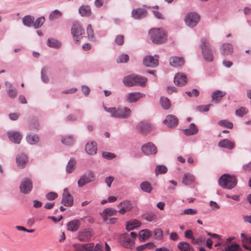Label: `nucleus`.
Listing matches in <instances>:
<instances>
[{
	"label": "nucleus",
	"mask_w": 251,
	"mask_h": 251,
	"mask_svg": "<svg viewBox=\"0 0 251 251\" xmlns=\"http://www.w3.org/2000/svg\"><path fill=\"white\" fill-rule=\"evenodd\" d=\"M147 78L145 77L132 74L125 76L123 80L125 85L127 87L139 85L142 87L145 86L147 81Z\"/></svg>",
	"instance_id": "nucleus-1"
},
{
	"label": "nucleus",
	"mask_w": 251,
	"mask_h": 251,
	"mask_svg": "<svg viewBox=\"0 0 251 251\" xmlns=\"http://www.w3.org/2000/svg\"><path fill=\"white\" fill-rule=\"evenodd\" d=\"M103 108L106 112L110 113L111 116L113 118L126 119L130 116L131 114L130 109L127 107L107 108L105 106H103Z\"/></svg>",
	"instance_id": "nucleus-2"
},
{
	"label": "nucleus",
	"mask_w": 251,
	"mask_h": 251,
	"mask_svg": "<svg viewBox=\"0 0 251 251\" xmlns=\"http://www.w3.org/2000/svg\"><path fill=\"white\" fill-rule=\"evenodd\" d=\"M150 39L156 44H161L166 42L167 35L165 31L160 28H154L149 31Z\"/></svg>",
	"instance_id": "nucleus-3"
},
{
	"label": "nucleus",
	"mask_w": 251,
	"mask_h": 251,
	"mask_svg": "<svg viewBox=\"0 0 251 251\" xmlns=\"http://www.w3.org/2000/svg\"><path fill=\"white\" fill-rule=\"evenodd\" d=\"M201 48L203 59L206 62H212L214 59L213 53L209 40L205 38L201 39Z\"/></svg>",
	"instance_id": "nucleus-4"
},
{
	"label": "nucleus",
	"mask_w": 251,
	"mask_h": 251,
	"mask_svg": "<svg viewBox=\"0 0 251 251\" xmlns=\"http://www.w3.org/2000/svg\"><path fill=\"white\" fill-rule=\"evenodd\" d=\"M237 183L235 176L226 174L223 175L218 180L219 185L224 189H231L235 187Z\"/></svg>",
	"instance_id": "nucleus-5"
},
{
	"label": "nucleus",
	"mask_w": 251,
	"mask_h": 251,
	"mask_svg": "<svg viewBox=\"0 0 251 251\" xmlns=\"http://www.w3.org/2000/svg\"><path fill=\"white\" fill-rule=\"evenodd\" d=\"M200 21V15L194 12L188 13L184 19L186 25L191 28L195 27Z\"/></svg>",
	"instance_id": "nucleus-6"
},
{
	"label": "nucleus",
	"mask_w": 251,
	"mask_h": 251,
	"mask_svg": "<svg viewBox=\"0 0 251 251\" xmlns=\"http://www.w3.org/2000/svg\"><path fill=\"white\" fill-rule=\"evenodd\" d=\"M95 176L94 172L89 171L82 175L78 180L79 187H82L86 184L93 182L95 180Z\"/></svg>",
	"instance_id": "nucleus-7"
},
{
	"label": "nucleus",
	"mask_w": 251,
	"mask_h": 251,
	"mask_svg": "<svg viewBox=\"0 0 251 251\" xmlns=\"http://www.w3.org/2000/svg\"><path fill=\"white\" fill-rule=\"evenodd\" d=\"M32 187L31 180L29 178H25L21 182L20 190L23 194H28L31 191Z\"/></svg>",
	"instance_id": "nucleus-8"
},
{
	"label": "nucleus",
	"mask_w": 251,
	"mask_h": 251,
	"mask_svg": "<svg viewBox=\"0 0 251 251\" xmlns=\"http://www.w3.org/2000/svg\"><path fill=\"white\" fill-rule=\"evenodd\" d=\"M141 150L142 152L146 155H154L157 153V148L154 144L151 142L143 145Z\"/></svg>",
	"instance_id": "nucleus-9"
},
{
	"label": "nucleus",
	"mask_w": 251,
	"mask_h": 251,
	"mask_svg": "<svg viewBox=\"0 0 251 251\" xmlns=\"http://www.w3.org/2000/svg\"><path fill=\"white\" fill-rule=\"evenodd\" d=\"M144 64L151 68H155L158 65V55H155L154 57L151 55H147L143 59Z\"/></svg>",
	"instance_id": "nucleus-10"
},
{
	"label": "nucleus",
	"mask_w": 251,
	"mask_h": 251,
	"mask_svg": "<svg viewBox=\"0 0 251 251\" xmlns=\"http://www.w3.org/2000/svg\"><path fill=\"white\" fill-rule=\"evenodd\" d=\"M121 244L123 247L127 249H132L134 247V242L130 238V235L127 233H124L120 238Z\"/></svg>",
	"instance_id": "nucleus-11"
},
{
	"label": "nucleus",
	"mask_w": 251,
	"mask_h": 251,
	"mask_svg": "<svg viewBox=\"0 0 251 251\" xmlns=\"http://www.w3.org/2000/svg\"><path fill=\"white\" fill-rule=\"evenodd\" d=\"M92 230L91 228H85L80 230L77 235V238L80 241L86 242L89 240L92 236Z\"/></svg>",
	"instance_id": "nucleus-12"
},
{
	"label": "nucleus",
	"mask_w": 251,
	"mask_h": 251,
	"mask_svg": "<svg viewBox=\"0 0 251 251\" xmlns=\"http://www.w3.org/2000/svg\"><path fill=\"white\" fill-rule=\"evenodd\" d=\"M74 199L73 196L69 193L68 189L65 188L63 194V198L61 201L65 206H71L73 204Z\"/></svg>",
	"instance_id": "nucleus-13"
},
{
	"label": "nucleus",
	"mask_w": 251,
	"mask_h": 251,
	"mask_svg": "<svg viewBox=\"0 0 251 251\" xmlns=\"http://www.w3.org/2000/svg\"><path fill=\"white\" fill-rule=\"evenodd\" d=\"M9 139L12 142L19 144L22 138L21 133L17 131H9L7 132Z\"/></svg>",
	"instance_id": "nucleus-14"
},
{
	"label": "nucleus",
	"mask_w": 251,
	"mask_h": 251,
	"mask_svg": "<svg viewBox=\"0 0 251 251\" xmlns=\"http://www.w3.org/2000/svg\"><path fill=\"white\" fill-rule=\"evenodd\" d=\"M71 33L75 38V41L78 42L79 40L77 38L84 33V30L79 24H74L71 29Z\"/></svg>",
	"instance_id": "nucleus-15"
},
{
	"label": "nucleus",
	"mask_w": 251,
	"mask_h": 251,
	"mask_svg": "<svg viewBox=\"0 0 251 251\" xmlns=\"http://www.w3.org/2000/svg\"><path fill=\"white\" fill-rule=\"evenodd\" d=\"M137 130L142 134H147L152 129V126L150 124L147 122H141L139 123L136 126Z\"/></svg>",
	"instance_id": "nucleus-16"
},
{
	"label": "nucleus",
	"mask_w": 251,
	"mask_h": 251,
	"mask_svg": "<svg viewBox=\"0 0 251 251\" xmlns=\"http://www.w3.org/2000/svg\"><path fill=\"white\" fill-rule=\"evenodd\" d=\"M4 84L8 96L11 99L15 98L17 96L18 91L12 83L8 81H5Z\"/></svg>",
	"instance_id": "nucleus-17"
},
{
	"label": "nucleus",
	"mask_w": 251,
	"mask_h": 251,
	"mask_svg": "<svg viewBox=\"0 0 251 251\" xmlns=\"http://www.w3.org/2000/svg\"><path fill=\"white\" fill-rule=\"evenodd\" d=\"M163 123L169 127H174L178 125V119L173 115H169L166 117Z\"/></svg>",
	"instance_id": "nucleus-18"
},
{
	"label": "nucleus",
	"mask_w": 251,
	"mask_h": 251,
	"mask_svg": "<svg viewBox=\"0 0 251 251\" xmlns=\"http://www.w3.org/2000/svg\"><path fill=\"white\" fill-rule=\"evenodd\" d=\"M148 12L146 9L138 8L134 9L131 12L132 17L135 19H141L145 18Z\"/></svg>",
	"instance_id": "nucleus-19"
},
{
	"label": "nucleus",
	"mask_w": 251,
	"mask_h": 251,
	"mask_svg": "<svg viewBox=\"0 0 251 251\" xmlns=\"http://www.w3.org/2000/svg\"><path fill=\"white\" fill-rule=\"evenodd\" d=\"M85 150L86 152L90 155L96 154L98 150L97 143L94 141L88 142L85 146Z\"/></svg>",
	"instance_id": "nucleus-20"
},
{
	"label": "nucleus",
	"mask_w": 251,
	"mask_h": 251,
	"mask_svg": "<svg viewBox=\"0 0 251 251\" xmlns=\"http://www.w3.org/2000/svg\"><path fill=\"white\" fill-rule=\"evenodd\" d=\"M94 245L93 243L74 244L73 246L76 251H92Z\"/></svg>",
	"instance_id": "nucleus-21"
},
{
	"label": "nucleus",
	"mask_w": 251,
	"mask_h": 251,
	"mask_svg": "<svg viewBox=\"0 0 251 251\" xmlns=\"http://www.w3.org/2000/svg\"><path fill=\"white\" fill-rule=\"evenodd\" d=\"M187 80V78L185 75L183 74L177 73L174 77V81L176 85L182 86L185 85Z\"/></svg>",
	"instance_id": "nucleus-22"
},
{
	"label": "nucleus",
	"mask_w": 251,
	"mask_h": 251,
	"mask_svg": "<svg viewBox=\"0 0 251 251\" xmlns=\"http://www.w3.org/2000/svg\"><path fill=\"white\" fill-rule=\"evenodd\" d=\"M16 163L19 168H25L27 162V156L26 154L21 153L18 154L16 158Z\"/></svg>",
	"instance_id": "nucleus-23"
},
{
	"label": "nucleus",
	"mask_w": 251,
	"mask_h": 251,
	"mask_svg": "<svg viewBox=\"0 0 251 251\" xmlns=\"http://www.w3.org/2000/svg\"><path fill=\"white\" fill-rule=\"evenodd\" d=\"M169 60L170 65L175 67H180L184 63V60L182 57L172 56Z\"/></svg>",
	"instance_id": "nucleus-24"
},
{
	"label": "nucleus",
	"mask_w": 251,
	"mask_h": 251,
	"mask_svg": "<svg viewBox=\"0 0 251 251\" xmlns=\"http://www.w3.org/2000/svg\"><path fill=\"white\" fill-rule=\"evenodd\" d=\"M143 96L145 95L140 92H132L127 95L126 100L129 102H135Z\"/></svg>",
	"instance_id": "nucleus-25"
},
{
	"label": "nucleus",
	"mask_w": 251,
	"mask_h": 251,
	"mask_svg": "<svg viewBox=\"0 0 251 251\" xmlns=\"http://www.w3.org/2000/svg\"><path fill=\"white\" fill-rule=\"evenodd\" d=\"M226 92L220 90H216L211 94V100L215 103H219L222 98L226 95Z\"/></svg>",
	"instance_id": "nucleus-26"
},
{
	"label": "nucleus",
	"mask_w": 251,
	"mask_h": 251,
	"mask_svg": "<svg viewBox=\"0 0 251 251\" xmlns=\"http://www.w3.org/2000/svg\"><path fill=\"white\" fill-rule=\"evenodd\" d=\"M80 226V222L78 220H74L68 223L67 230L72 232L76 231Z\"/></svg>",
	"instance_id": "nucleus-27"
},
{
	"label": "nucleus",
	"mask_w": 251,
	"mask_h": 251,
	"mask_svg": "<svg viewBox=\"0 0 251 251\" xmlns=\"http://www.w3.org/2000/svg\"><path fill=\"white\" fill-rule=\"evenodd\" d=\"M78 12L82 17H88L92 14L90 6L88 5H82L78 9Z\"/></svg>",
	"instance_id": "nucleus-28"
},
{
	"label": "nucleus",
	"mask_w": 251,
	"mask_h": 251,
	"mask_svg": "<svg viewBox=\"0 0 251 251\" xmlns=\"http://www.w3.org/2000/svg\"><path fill=\"white\" fill-rule=\"evenodd\" d=\"M141 223L137 220H129L126 223V229L129 231L140 226Z\"/></svg>",
	"instance_id": "nucleus-29"
},
{
	"label": "nucleus",
	"mask_w": 251,
	"mask_h": 251,
	"mask_svg": "<svg viewBox=\"0 0 251 251\" xmlns=\"http://www.w3.org/2000/svg\"><path fill=\"white\" fill-rule=\"evenodd\" d=\"M221 51L224 56L229 55L233 51L232 45L229 43H224L221 47Z\"/></svg>",
	"instance_id": "nucleus-30"
},
{
	"label": "nucleus",
	"mask_w": 251,
	"mask_h": 251,
	"mask_svg": "<svg viewBox=\"0 0 251 251\" xmlns=\"http://www.w3.org/2000/svg\"><path fill=\"white\" fill-rule=\"evenodd\" d=\"M195 180V176L192 174L187 173L183 175L182 179V183L186 185L192 183Z\"/></svg>",
	"instance_id": "nucleus-31"
},
{
	"label": "nucleus",
	"mask_w": 251,
	"mask_h": 251,
	"mask_svg": "<svg viewBox=\"0 0 251 251\" xmlns=\"http://www.w3.org/2000/svg\"><path fill=\"white\" fill-rule=\"evenodd\" d=\"M218 146L220 147L228 149L229 150H231L234 148L233 143L227 139L221 140L218 143Z\"/></svg>",
	"instance_id": "nucleus-32"
},
{
	"label": "nucleus",
	"mask_w": 251,
	"mask_h": 251,
	"mask_svg": "<svg viewBox=\"0 0 251 251\" xmlns=\"http://www.w3.org/2000/svg\"><path fill=\"white\" fill-rule=\"evenodd\" d=\"M184 132L186 135H195L198 133V128L194 123H191L189 126V128L185 129Z\"/></svg>",
	"instance_id": "nucleus-33"
},
{
	"label": "nucleus",
	"mask_w": 251,
	"mask_h": 251,
	"mask_svg": "<svg viewBox=\"0 0 251 251\" xmlns=\"http://www.w3.org/2000/svg\"><path fill=\"white\" fill-rule=\"evenodd\" d=\"M47 44L49 47L54 49H59L61 46V43L59 41L53 38H49Z\"/></svg>",
	"instance_id": "nucleus-34"
},
{
	"label": "nucleus",
	"mask_w": 251,
	"mask_h": 251,
	"mask_svg": "<svg viewBox=\"0 0 251 251\" xmlns=\"http://www.w3.org/2000/svg\"><path fill=\"white\" fill-rule=\"evenodd\" d=\"M75 164L76 161L75 158H71L66 167V171L67 173L71 174L75 170Z\"/></svg>",
	"instance_id": "nucleus-35"
},
{
	"label": "nucleus",
	"mask_w": 251,
	"mask_h": 251,
	"mask_svg": "<svg viewBox=\"0 0 251 251\" xmlns=\"http://www.w3.org/2000/svg\"><path fill=\"white\" fill-rule=\"evenodd\" d=\"M177 248L181 251H193V247L185 242H180L177 245Z\"/></svg>",
	"instance_id": "nucleus-36"
},
{
	"label": "nucleus",
	"mask_w": 251,
	"mask_h": 251,
	"mask_svg": "<svg viewBox=\"0 0 251 251\" xmlns=\"http://www.w3.org/2000/svg\"><path fill=\"white\" fill-rule=\"evenodd\" d=\"M27 142L31 145H35L39 141V137L36 134H28L26 137Z\"/></svg>",
	"instance_id": "nucleus-37"
},
{
	"label": "nucleus",
	"mask_w": 251,
	"mask_h": 251,
	"mask_svg": "<svg viewBox=\"0 0 251 251\" xmlns=\"http://www.w3.org/2000/svg\"><path fill=\"white\" fill-rule=\"evenodd\" d=\"M63 13L60 11L55 9L52 11L49 16V19L50 21H54L62 16Z\"/></svg>",
	"instance_id": "nucleus-38"
},
{
	"label": "nucleus",
	"mask_w": 251,
	"mask_h": 251,
	"mask_svg": "<svg viewBox=\"0 0 251 251\" xmlns=\"http://www.w3.org/2000/svg\"><path fill=\"white\" fill-rule=\"evenodd\" d=\"M160 102L162 108L164 109L167 110L171 107V101L167 97H161L160 99Z\"/></svg>",
	"instance_id": "nucleus-39"
},
{
	"label": "nucleus",
	"mask_w": 251,
	"mask_h": 251,
	"mask_svg": "<svg viewBox=\"0 0 251 251\" xmlns=\"http://www.w3.org/2000/svg\"><path fill=\"white\" fill-rule=\"evenodd\" d=\"M152 235V232L149 229H143L139 233L140 240L144 241Z\"/></svg>",
	"instance_id": "nucleus-40"
},
{
	"label": "nucleus",
	"mask_w": 251,
	"mask_h": 251,
	"mask_svg": "<svg viewBox=\"0 0 251 251\" xmlns=\"http://www.w3.org/2000/svg\"><path fill=\"white\" fill-rule=\"evenodd\" d=\"M140 186V188L142 191L148 193H151L152 190V187L151 183L148 181H144L142 182Z\"/></svg>",
	"instance_id": "nucleus-41"
},
{
	"label": "nucleus",
	"mask_w": 251,
	"mask_h": 251,
	"mask_svg": "<svg viewBox=\"0 0 251 251\" xmlns=\"http://www.w3.org/2000/svg\"><path fill=\"white\" fill-rule=\"evenodd\" d=\"M34 18L31 16H25L23 19V24L27 27L33 26Z\"/></svg>",
	"instance_id": "nucleus-42"
},
{
	"label": "nucleus",
	"mask_w": 251,
	"mask_h": 251,
	"mask_svg": "<svg viewBox=\"0 0 251 251\" xmlns=\"http://www.w3.org/2000/svg\"><path fill=\"white\" fill-rule=\"evenodd\" d=\"M143 218L149 222L155 221L156 219V216L152 212H147L143 215Z\"/></svg>",
	"instance_id": "nucleus-43"
},
{
	"label": "nucleus",
	"mask_w": 251,
	"mask_h": 251,
	"mask_svg": "<svg viewBox=\"0 0 251 251\" xmlns=\"http://www.w3.org/2000/svg\"><path fill=\"white\" fill-rule=\"evenodd\" d=\"M117 211L113 208H107L104 209L102 213L101 214V216H111L115 215Z\"/></svg>",
	"instance_id": "nucleus-44"
},
{
	"label": "nucleus",
	"mask_w": 251,
	"mask_h": 251,
	"mask_svg": "<svg viewBox=\"0 0 251 251\" xmlns=\"http://www.w3.org/2000/svg\"><path fill=\"white\" fill-rule=\"evenodd\" d=\"M45 21L44 17H40L37 18L35 21H34L33 26L35 28H39L43 25Z\"/></svg>",
	"instance_id": "nucleus-45"
},
{
	"label": "nucleus",
	"mask_w": 251,
	"mask_h": 251,
	"mask_svg": "<svg viewBox=\"0 0 251 251\" xmlns=\"http://www.w3.org/2000/svg\"><path fill=\"white\" fill-rule=\"evenodd\" d=\"M87 33L88 35V38L90 41H94L95 40V38L94 35V31L91 25L90 24L88 25L87 26Z\"/></svg>",
	"instance_id": "nucleus-46"
},
{
	"label": "nucleus",
	"mask_w": 251,
	"mask_h": 251,
	"mask_svg": "<svg viewBox=\"0 0 251 251\" xmlns=\"http://www.w3.org/2000/svg\"><path fill=\"white\" fill-rule=\"evenodd\" d=\"M218 124L222 126L231 129L233 127V124L226 120H220L218 122Z\"/></svg>",
	"instance_id": "nucleus-47"
},
{
	"label": "nucleus",
	"mask_w": 251,
	"mask_h": 251,
	"mask_svg": "<svg viewBox=\"0 0 251 251\" xmlns=\"http://www.w3.org/2000/svg\"><path fill=\"white\" fill-rule=\"evenodd\" d=\"M167 168L164 165H157L156 167L155 172L156 175L165 174L167 172Z\"/></svg>",
	"instance_id": "nucleus-48"
},
{
	"label": "nucleus",
	"mask_w": 251,
	"mask_h": 251,
	"mask_svg": "<svg viewBox=\"0 0 251 251\" xmlns=\"http://www.w3.org/2000/svg\"><path fill=\"white\" fill-rule=\"evenodd\" d=\"M129 60V56L126 54H122L119 55L116 60L118 63H126Z\"/></svg>",
	"instance_id": "nucleus-49"
},
{
	"label": "nucleus",
	"mask_w": 251,
	"mask_h": 251,
	"mask_svg": "<svg viewBox=\"0 0 251 251\" xmlns=\"http://www.w3.org/2000/svg\"><path fill=\"white\" fill-rule=\"evenodd\" d=\"M61 142L65 145H71L74 142V139L72 136H67L61 140Z\"/></svg>",
	"instance_id": "nucleus-50"
},
{
	"label": "nucleus",
	"mask_w": 251,
	"mask_h": 251,
	"mask_svg": "<svg viewBox=\"0 0 251 251\" xmlns=\"http://www.w3.org/2000/svg\"><path fill=\"white\" fill-rule=\"evenodd\" d=\"M47 71V68H43L41 70V78L42 81L44 83H48L49 81V78L48 76L46 75V73Z\"/></svg>",
	"instance_id": "nucleus-51"
},
{
	"label": "nucleus",
	"mask_w": 251,
	"mask_h": 251,
	"mask_svg": "<svg viewBox=\"0 0 251 251\" xmlns=\"http://www.w3.org/2000/svg\"><path fill=\"white\" fill-rule=\"evenodd\" d=\"M103 220L107 224H115L117 220L116 218H108V216H102Z\"/></svg>",
	"instance_id": "nucleus-52"
},
{
	"label": "nucleus",
	"mask_w": 251,
	"mask_h": 251,
	"mask_svg": "<svg viewBox=\"0 0 251 251\" xmlns=\"http://www.w3.org/2000/svg\"><path fill=\"white\" fill-rule=\"evenodd\" d=\"M228 251H243L238 244H233L228 246Z\"/></svg>",
	"instance_id": "nucleus-53"
},
{
	"label": "nucleus",
	"mask_w": 251,
	"mask_h": 251,
	"mask_svg": "<svg viewBox=\"0 0 251 251\" xmlns=\"http://www.w3.org/2000/svg\"><path fill=\"white\" fill-rule=\"evenodd\" d=\"M120 205H123V207L127 211H130L132 208L131 204L129 201H122L120 203Z\"/></svg>",
	"instance_id": "nucleus-54"
},
{
	"label": "nucleus",
	"mask_w": 251,
	"mask_h": 251,
	"mask_svg": "<svg viewBox=\"0 0 251 251\" xmlns=\"http://www.w3.org/2000/svg\"><path fill=\"white\" fill-rule=\"evenodd\" d=\"M247 113L246 109L244 107H241L240 108L236 110L235 114L237 116L242 117L244 115Z\"/></svg>",
	"instance_id": "nucleus-55"
},
{
	"label": "nucleus",
	"mask_w": 251,
	"mask_h": 251,
	"mask_svg": "<svg viewBox=\"0 0 251 251\" xmlns=\"http://www.w3.org/2000/svg\"><path fill=\"white\" fill-rule=\"evenodd\" d=\"M102 156L106 159L110 160L116 157L115 154L109 152H103L102 153Z\"/></svg>",
	"instance_id": "nucleus-56"
},
{
	"label": "nucleus",
	"mask_w": 251,
	"mask_h": 251,
	"mask_svg": "<svg viewBox=\"0 0 251 251\" xmlns=\"http://www.w3.org/2000/svg\"><path fill=\"white\" fill-rule=\"evenodd\" d=\"M163 236V231L160 228H157L154 230V237L156 239H160Z\"/></svg>",
	"instance_id": "nucleus-57"
},
{
	"label": "nucleus",
	"mask_w": 251,
	"mask_h": 251,
	"mask_svg": "<svg viewBox=\"0 0 251 251\" xmlns=\"http://www.w3.org/2000/svg\"><path fill=\"white\" fill-rule=\"evenodd\" d=\"M186 94L190 97H197L199 95L200 93L197 89H193L191 91L186 92Z\"/></svg>",
	"instance_id": "nucleus-58"
},
{
	"label": "nucleus",
	"mask_w": 251,
	"mask_h": 251,
	"mask_svg": "<svg viewBox=\"0 0 251 251\" xmlns=\"http://www.w3.org/2000/svg\"><path fill=\"white\" fill-rule=\"evenodd\" d=\"M197 213V211L196 209H193V208H187V209L184 210V211H183V212H182L181 213V215L186 214V215H195Z\"/></svg>",
	"instance_id": "nucleus-59"
},
{
	"label": "nucleus",
	"mask_w": 251,
	"mask_h": 251,
	"mask_svg": "<svg viewBox=\"0 0 251 251\" xmlns=\"http://www.w3.org/2000/svg\"><path fill=\"white\" fill-rule=\"evenodd\" d=\"M124 36L123 35H118L117 36L115 40V43L121 46L124 44Z\"/></svg>",
	"instance_id": "nucleus-60"
},
{
	"label": "nucleus",
	"mask_w": 251,
	"mask_h": 251,
	"mask_svg": "<svg viewBox=\"0 0 251 251\" xmlns=\"http://www.w3.org/2000/svg\"><path fill=\"white\" fill-rule=\"evenodd\" d=\"M57 196L58 195L56 193L51 192L47 194L46 197L48 200L52 201L55 200L57 197Z\"/></svg>",
	"instance_id": "nucleus-61"
},
{
	"label": "nucleus",
	"mask_w": 251,
	"mask_h": 251,
	"mask_svg": "<svg viewBox=\"0 0 251 251\" xmlns=\"http://www.w3.org/2000/svg\"><path fill=\"white\" fill-rule=\"evenodd\" d=\"M212 105L209 104L207 105H199L197 107V109L201 112H207L209 110L210 107Z\"/></svg>",
	"instance_id": "nucleus-62"
},
{
	"label": "nucleus",
	"mask_w": 251,
	"mask_h": 251,
	"mask_svg": "<svg viewBox=\"0 0 251 251\" xmlns=\"http://www.w3.org/2000/svg\"><path fill=\"white\" fill-rule=\"evenodd\" d=\"M65 121L74 122L76 121L77 117L76 115L74 114H69L66 117Z\"/></svg>",
	"instance_id": "nucleus-63"
},
{
	"label": "nucleus",
	"mask_w": 251,
	"mask_h": 251,
	"mask_svg": "<svg viewBox=\"0 0 251 251\" xmlns=\"http://www.w3.org/2000/svg\"><path fill=\"white\" fill-rule=\"evenodd\" d=\"M40 127V125L38 121H35L33 124L30 125V129L33 130H38Z\"/></svg>",
	"instance_id": "nucleus-64"
}]
</instances>
